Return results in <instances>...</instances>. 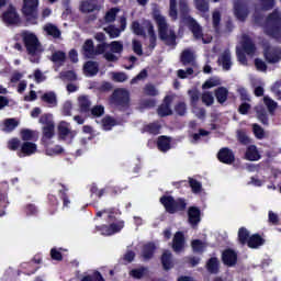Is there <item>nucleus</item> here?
Listing matches in <instances>:
<instances>
[{"label":"nucleus","mask_w":281,"mask_h":281,"mask_svg":"<svg viewBox=\"0 0 281 281\" xmlns=\"http://www.w3.org/2000/svg\"><path fill=\"white\" fill-rule=\"evenodd\" d=\"M23 41L27 53L30 54L31 63H38L41 60V54H43V46H41V42H38V37L34 35V33L24 32Z\"/></svg>","instance_id":"f257e3e1"},{"label":"nucleus","mask_w":281,"mask_h":281,"mask_svg":"<svg viewBox=\"0 0 281 281\" xmlns=\"http://www.w3.org/2000/svg\"><path fill=\"white\" fill-rule=\"evenodd\" d=\"M263 32L272 38H281V13L274 10L267 19L263 25Z\"/></svg>","instance_id":"f03ea898"},{"label":"nucleus","mask_w":281,"mask_h":281,"mask_svg":"<svg viewBox=\"0 0 281 281\" xmlns=\"http://www.w3.org/2000/svg\"><path fill=\"white\" fill-rule=\"evenodd\" d=\"M154 19L158 25V32L161 41H164L167 45H175L177 36L175 35V31L168 27L166 18L159 13H155Z\"/></svg>","instance_id":"7ed1b4c3"},{"label":"nucleus","mask_w":281,"mask_h":281,"mask_svg":"<svg viewBox=\"0 0 281 281\" xmlns=\"http://www.w3.org/2000/svg\"><path fill=\"white\" fill-rule=\"evenodd\" d=\"M111 105L124 111L131 106V92L124 88L114 90L110 99Z\"/></svg>","instance_id":"20e7f679"},{"label":"nucleus","mask_w":281,"mask_h":281,"mask_svg":"<svg viewBox=\"0 0 281 281\" xmlns=\"http://www.w3.org/2000/svg\"><path fill=\"white\" fill-rule=\"evenodd\" d=\"M132 30L134 34H137V36H146V32L149 36V47L151 49H155V46L157 45V35H155V26H153V23L150 21H145L143 23V26L138 24V22L132 23Z\"/></svg>","instance_id":"39448f33"},{"label":"nucleus","mask_w":281,"mask_h":281,"mask_svg":"<svg viewBox=\"0 0 281 281\" xmlns=\"http://www.w3.org/2000/svg\"><path fill=\"white\" fill-rule=\"evenodd\" d=\"M183 21H184V23L188 24V27L191 30V32H192L194 38H196V41H202L205 44L212 43V36H207V35L203 34V27H201V24L199 22H196V20H194L190 15H186L183 18Z\"/></svg>","instance_id":"423d86ee"},{"label":"nucleus","mask_w":281,"mask_h":281,"mask_svg":"<svg viewBox=\"0 0 281 281\" xmlns=\"http://www.w3.org/2000/svg\"><path fill=\"white\" fill-rule=\"evenodd\" d=\"M160 203L164 204V207L166 209L169 214H175V212H181L186 210V200L183 199H177L172 198L171 195L162 196L160 198Z\"/></svg>","instance_id":"0eeeda50"},{"label":"nucleus","mask_w":281,"mask_h":281,"mask_svg":"<svg viewBox=\"0 0 281 281\" xmlns=\"http://www.w3.org/2000/svg\"><path fill=\"white\" fill-rule=\"evenodd\" d=\"M109 47L111 52H106L103 55V58H105L108 63H117V60H120V57H117V55L115 54H122V52H124V44H122V42L114 41L109 44Z\"/></svg>","instance_id":"6e6552de"},{"label":"nucleus","mask_w":281,"mask_h":281,"mask_svg":"<svg viewBox=\"0 0 281 281\" xmlns=\"http://www.w3.org/2000/svg\"><path fill=\"white\" fill-rule=\"evenodd\" d=\"M22 12L29 19L38 16V0H23Z\"/></svg>","instance_id":"1a4fd4ad"},{"label":"nucleus","mask_w":281,"mask_h":281,"mask_svg":"<svg viewBox=\"0 0 281 281\" xmlns=\"http://www.w3.org/2000/svg\"><path fill=\"white\" fill-rule=\"evenodd\" d=\"M58 135L60 137V139H74V137H76L78 135V132L72 131L71 130V125L66 122V121H61L58 124Z\"/></svg>","instance_id":"9d476101"},{"label":"nucleus","mask_w":281,"mask_h":281,"mask_svg":"<svg viewBox=\"0 0 281 281\" xmlns=\"http://www.w3.org/2000/svg\"><path fill=\"white\" fill-rule=\"evenodd\" d=\"M234 14L238 21H245V19H247L249 15V8L247 7V3L244 1L235 2Z\"/></svg>","instance_id":"9b49d317"},{"label":"nucleus","mask_w":281,"mask_h":281,"mask_svg":"<svg viewBox=\"0 0 281 281\" xmlns=\"http://www.w3.org/2000/svg\"><path fill=\"white\" fill-rule=\"evenodd\" d=\"M79 10L82 14H91V12L100 10V3L98 0H82L79 4Z\"/></svg>","instance_id":"f8f14e48"},{"label":"nucleus","mask_w":281,"mask_h":281,"mask_svg":"<svg viewBox=\"0 0 281 281\" xmlns=\"http://www.w3.org/2000/svg\"><path fill=\"white\" fill-rule=\"evenodd\" d=\"M265 57L268 63L276 64L281 60V49L276 47H265Z\"/></svg>","instance_id":"ddd939ff"},{"label":"nucleus","mask_w":281,"mask_h":281,"mask_svg":"<svg viewBox=\"0 0 281 281\" xmlns=\"http://www.w3.org/2000/svg\"><path fill=\"white\" fill-rule=\"evenodd\" d=\"M170 104H172V97L167 95L164 99L162 104L159 105V108L157 110L159 117H166L168 115H172V109L170 108Z\"/></svg>","instance_id":"4468645a"},{"label":"nucleus","mask_w":281,"mask_h":281,"mask_svg":"<svg viewBox=\"0 0 281 281\" xmlns=\"http://www.w3.org/2000/svg\"><path fill=\"white\" fill-rule=\"evenodd\" d=\"M122 229H124V222L111 224L110 226H102L100 232L103 236H113V234H117V232H122Z\"/></svg>","instance_id":"2eb2a0df"},{"label":"nucleus","mask_w":281,"mask_h":281,"mask_svg":"<svg viewBox=\"0 0 281 281\" xmlns=\"http://www.w3.org/2000/svg\"><path fill=\"white\" fill-rule=\"evenodd\" d=\"M2 20L8 25H14L19 22V14L16 13V9L10 7L2 15Z\"/></svg>","instance_id":"dca6fc26"},{"label":"nucleus","mask_w":281,"mask_h":281,"mask_svg":"<svg viewBox=\"0 0 281 281\" xmlns=\"http://www.w3.org/2000/svg\"><path fill=\"white\" fill-rule=\"evenodd\" d=\"M241 46L244 52H246L248 56H254V54H256V45L254 44V42H251V38L249 36L243 35Z\"/></svg>","instance_id":"f3484780"},{"label":"nucleus","mask_w":281,"mask_h":281,"mask_svg":"<svg viewBox=\"0 0 281 281\" xmlns=\"http://www.w3.org/2000/svg\"><path fill=\"white\" fill-rule=\"evenodd\" d=\"M217 157L222 164H234V151H232L229 148H222Z\"/></svg>","instance_id":"a211bd4d"},{"label":"nucleus","mask_w":281,"mask_h":281,"mask_svg":"<svg viewBox=\"0 0 281 281\" xmlns=\"http://www.w3.org/2000/svg\"><path fill=\"white\" fill-rule=\"evenodd\" d=\"M189 223L194 227L196 225H199V223H201V210L191 206L189 209Z\"/></svg>","instance_id":"6ab92c4d"},{"label":"nucleus","mask_w":281,"mask_h":281,"mask_svg":"<svg viewBox=\"0 0 281 281\" xmlns=\"http://www.w3.org/2000/svg\"><path fill=\"white\" fill-rule=\"evenodd\" d=\"M218 61L225 71H229V69H232V53L229 50H224Z\"/></svg>","instance_id":"aec40b11"},{"label":"nucleus","mask_w":281,"mask_h":281,"mask_svg":"<svg viewBox=\"0 0 281 281\" xmlns=\"http://www.w3.org/2000/svg\"><path fill=\"white\" fill-rule=\"evenodd\" d=\"M250 249H258L265 245V239L258 234L251 235L246 243Z\"/></svg>","instance_id":"412c9836"},{"label":"nucleus","mask_w":281,"mask_h":281,"mask_svg":"<svg viewBox=\"0 0 281 281\" xmlns=\"http://www.w3.org/2000/svg\"><path fill=\"white\" fill-rule=\"evenodd\" d=\"M183 245H186V239H183V233L177 232L173 236L172 249L173 251H181L183 249Z\"/></svg>","instance_id":"4be33fe9"},{"label":"nucleus","mask_w":281,"mask_h":281,"mask_svg":"<svg viewBox=\"0 0 281 281\" xmlns=\"http://www.w3.org/2000/svg\"><path fill=\"white\" fill-rule=\"evenodd\" d=\"M36 144L31 142H24L21 146V153L19 154V157H23V155H34V153H36Z\"/></svg>","instance_id":"5701e85b"},{"label":"nucleus","mask_w":281,"mask_h":281,"mask_svg":"<svg viewBox=\"0 0 281 281\" xmlns=\"http://www.w3.org/2000/svg\"><path fill=\"white\" fill-rule=\"evenodd\" d=\"M246 159H248V161H258L260 159V151H258V147H256V145L247 147Z\"/></svg>","instance_id":"b1692460"},{"label":"nucleus","mask_w":281,"mask_h":281,"mask_svg":"<svg viewBox=\"0 0 281 281\" xmlns=\"http://www.w3.org/2000/svg\"><path fill=\"white\" fill-rule=\"evenodd\" d=\"M223 262L228 267H234L236 265L237 255L234 250H226L223 252Z\"/></svg>","instance_id":"393cba45"},{"label":"nucleus","mask_w":281,"mask_h":281,"mask_svg":"<svg viewBox=\"0 0 281 281\" xmlns=\"http://www.w3.org/2000/svg\"><path fill=\"white\" fill-rule=\"evenodd\" d=\"M50 60L55 65L61 67V65H65V61L67 60V54H65V52L61 50H56L52 54Z\"/></svg>","instance_id":"a878e982"},{"label":"nucleus","mask_w":281,"mask_h":281,"mask_svg":"<svg viewBox=\"0 0 281 281\" xmlns=\"http://www.w3.org/2000/svg\"><path fill=\"white\" fill-rule=\"evenodd\" d=\"M94 49L93 41L87 40L82 46L83 56H86V58H95Z\"/></svg>","instance_id":"bb28decb"},{"label":"nucleus","mask_w":281,"mask_h":281,"mask_svg":"<svg viewBox=\"0 0 281 281\" xmlns=\"http://www.w3.org/2000/svg\"><path fill=\"white\" fill-rule=\"evenodd\" d=\"M228 95L229 91L225 87H220L215 90V98L220 104H225Z\"/></svg>","instance_id":"cd10ccee"},{"label":"nucleus","mask_w":281,"mask_h":281,"mask_svg":"<svg viewBox=\"0 0 281 281\" xmlns=\"http://www.w3.org/2000/svg\"><path fill=\"white\" fill-rule=\"evenodd\" d=\"M195 58L194 52L191 49H184L181 54V63L183 65H194Z\"/></svg>","instance_id":"c85d7f7f"},{"label":"nucleus","mask_w":281,"mask_h":281,"mask_svg":"<svg viewBox=\"0 0 281 281\" xmlns=\"http://www.w3.org/2000/svg\"><path fill=\"white\" fill-rule=\"evenodd\" d=\"M55 128H56L55 125H52L49 127H43L42 142H43V144H45V146H47V144H49V140L54 137Z\"/></svg>","instance_id":"c756f323"},{"label":"nucleus","mask_w":281,"mask_h":281,"mask_svg":"<svg viewBox=\"0 0 281 281\" xmlns=\"http://www.w3.org/2000/svg\"><path fill=\"white\" fill-rule=\"evenodd\" d=\"M78 104L81 113H87L91 110V101L89 100V97L81 95L78 98Z\"/></svg>","instance_id":"7c9ffc66"},{"label":"nucleus","mask_w":281,"mask_h":281,"mask_svg":"<svg viewBox=\"0 0 281 281\" xmlns=\"http://www.w3.org/2000/svg\"><path fill=\"white\" fill-rule=\"evenodd\" d=\"M83 71L86 76H95L99 71L98 63L95 61H88L83 66Z\"/></svg>","instance_id":"2f4dec72"},{"label":"nucleus","mask_w":281,"mask_h":281,"mask_svg":"<svg viewBox=\"0 0 281 281\" xmlns=\"http://www.w3.org/2000/svg\"><path fill=\"white\" fill-rule=\"evenodd\" d=\"M157 146L161 153H168V150H170V139L168 136H160L158 138Z\"/></svg>","instance_id":"473e14b6"},{"label":"nucleus","mask_w":281,"mask_h":281,"mask_svg":"<svg viewBox=\"0 0 281 281\" xmlns=\"http://www.w3.org/2000/svg\"><path fill=\"white\" fill-rule=\"evenodd\" d=\"M44 31L46 32V34H48V36H53V38H60V30H58V26L54 24H46L44 26Z\"/></svg>","instance_id":"72a5a7b5"},{"label":"nucleus","mask_w":281,"mask_h":281,"mask_svg":"<svg viewBox=\"0 0 281 281\" xmlns=\"http://www.w3.org/2000/svg\"><path fill=\"white\" fill-rule=\"evenodd\" d=\"M236 135L239 144H243L244 146H247V144H251V138L249 137V135H247V132H245V130H237Z\"/></svg>","instance_id":"f704fd0d"},{"label":"nucleus","mask_w":281,"mask_h":281,"mask_svg":"<svg viewBox=\"0 0 281 281\" xmlns=\"http://www.w3.org/2000/svg\"><path fill=\"white\" fill-rule=\"evenodd\" d=\"M144 133H150V135H159V131H161V125L159 123H150L145 125L143 128Z\"/></svg>","instance_id":"c9c22d12"},{"label":"nucleus","mask_w":281,"mask_h":281,"mask_svg":"<svg viewBox=\"0 0 281 281\" xmlns=\"http://www.w3.org/2000/svg\"><path fill=\"white\" fill-rule=\"evenodd\" d=\"M153 254H155V244L145 245L142 252L144 260H150V258H153Z\"/></svg>","instance_id":"e433bc0d"},{"label":"nucleus","mask_w":281,"mask_h":281,"mask_svg":"<svg viewBox=\"0 0 281 281\" xmlns=\"http://www.w3.org/2000/svg\"><path fill=\"white\" fill-rule=\"evenodd\" d=\"M162 267L168 271V269H172V254L170 251H165L161 258Z\"/></svg>","instance_id":"4c0bfd02"},{"label":"nucleus","mask_w":281,"mask_h":281,"mask_svg":"<svg viewBox=\"0 0 281 281\" xmlns=\"http://www.w3.org/2000/svg\"><path fill=\"white\" fill-rule=\"evenodd\" d=\"M200 98L205 106H212V104H214V94L210 91L203 92Z\"/></svg>","instance_id":"58836bf2"},{"label":"nucleus","mask_w":281,"mask_h":281,"mask_svg":"<svg viewBox=\"0 0 281 281\" xmlns=\"http://www.w3.org/2000/svg\"><path fill=\"white\" fill-rule=\"evenodd\" d=\"M3 124H4L3 131H5V133H11V131H14V128L19 126V121H16L15 119H7L4 120Z\"/></svg>","instance_id":"ea45409f"},{"label":"nucleus","mask_w":281,"mask_h":281,"mask_svg":"<svg viewBox=\"0 0 281 281\" xmlns=\"http://www.w3.org/2000/svg\"><path fill=\"white\" fill-rule=\"evenodd\" d=\"M42 100L47 104H49L50 106H56V104H58V101L56 100V93L54 92L45 93L42 97Z\"/></svg>","instance_id":"a19ab883"},{"label":"nucleus","mask_w":281,"mask_h":281,"mask_svg":"<svg viewBox=\"0 0 281 281\" xmlns=\"http://www.w3.org/2000/svg\"><path fill=\"white\" fill-rule=\"evenodd\" d=\"M238 240H239L240 245H247V243L249 240V231H247V228H245V227L239 228Z\"/></svg>","instance_id":"79ce46f5"},{"label":"nucleus","mask_w":281,"mask_h":281,"mask_svg":"<svg viewBox=\"0 0 281 281\" xmlns=\"http://www.w3.org/2000/svg\"><path fill=\"white\" fill-rule=\"evenodd\" d=\"M188 94L190 97V105L196 106L199 105V100H201V94L196 90H189Z\"/></svg>","instance_id":"37998d69"},{"label":"nucleus","mask_w":281,"mask_h":281,"mask_svg":"<svg viewBox=\"0 0 281 281\" xmlns=\"http://www.w3.org/2000/svg\"><path fill=\"white\" fill-rule=\"evenodd\" d=\"M195 8L199 12H210V4L207 3V0H195Z\"/></svg>","instance_id":"c03bdc74"},{"label":"nucleus","mask_w":281,"mask_h":281,"mask_svg":"<svg viewBox=\"0 0 281 281\" xmlns=\"http://www.w3.org/2000/svg\"><path fill=\"white\" fill-rule=\"evenodd\" d=\"M206 267L210 273H218V259L211 258L206 263Z\"/></svg>","instance_id":"a18cd8bd"},{"label":"nucleus","mask_w":281,"mask_h":281,"mask_svg":"<svg viewBox=\"0 0 281 281\" xmlns=\"http://www.w3.org/2000/svg\"><path fill=\"white\" fill-rule=\"evenodd\" d=\"M40 124H43L44 127L55 126L54 119L50 114H44L40 117Z\"/></svg>","instance_id":"49530a36"},{"label":"nucleus","mask_w":281,"mask_h":281,"mask_svg":"<svg viewBox=\"0 0 281 281\" xmlns=\"http://www.w3.org/2000/svg\"><path fill=\"white\" fill-rule=\"evenodd\" d=\"M263 102H265L269 113H273L276 111V109H278V102L273 101L269 97H265Z\"/></svg>","instance_id":"de8ad7c7"},{"label":"nucleus","mask_w":281,"mask_h":281,"mask_svg":"<svg viewBox=\"0 0 281 281\" xmlns=\"http://www.w3.org/2000/svg\"><path fill=\"white\" fill-rule=\"evenodd\" d=\"M175 112L177 113V115L180 116L186 115V113H188V105L186 104V102H178L175 105Z\"/></svg>","instance_id":"09e8293b"},{"label":"nucleus","mask_w":281,"mask_h":281,"mask_svg":"<svg viewBox=\"0 0 281 281\" xmlns=\"http://www.w3.org/2000/svg\"><path fill=\"white\" fill-rule=\"evenodd\" d=\"M102 126H103V131H111V128L115 126V120L113 117L105 116L102 120Z\"/></svg>","instance_id":"8fccbe9b"},{"label":"nucleus","mask_w":281,"mask_h":281,"mask_svg":"<svg viewBox=\"0 0 281 281\" xmlns=\"http://www.w3.org/2000/svg\"><path fill=\"white\" fill-rule=\"evenodd\" d=\"M220 85H221V79L211 78L202 85V89H212L213 87H218Z\"/></svg>","instance_id":"3c124183"},{"label":"nucleus","mask_w":281,"mask_h":281,"mask_svg":"<svg viewBox=\"0 0 281 281\" xmlns=\"http://www.w3.org/2000/svg\"><path fill=\"white\" fill-rule=\"evenodd\" d=\"M257 117L262 124H269V119L267 117V111L262 108H256Z\"/></svg>","instance_id":"603ef678"},{"label":"nucleus","mask_w":281,"mask_h":281,"mask_svg":"<svg viewBox=\"0 0 281 281\" xmlns=\"http://www.w3.org/2000/svg\"><path fill=\"white\" fill-rule=\"evenodd\" d=\"M106 49H109V44L108 43H103V44H98L94 48V57L95 56H100L103 54V56L106 54Z\"/></svg>","instance_id":"864d4df0"},{"label":"nucleus","mask_w":281,"mask_h":281,"mask_svg":"<svg viewBox=\"0 0 281 281\" xmlns=\"http://www.w3.org/2000/svg\"><path fill=\"white\" fill-rule=\"evenodd\" d=\"M192 113L195 114V117H199V120H205V109L200 108L199 105H192Z\"/></svg>","instance_id":"5fc2aeb1"},{"label":"nucleus","mask_w":281,"mask_h":281,"mask_svg":"<svg viewBox=\"0 0 281 281\" xmlns=\"http://www.w3.org/2000/svg\"><path fill=\"white\" fill-rule=\"evenodd\" d=\"M189 184L194 194H199V192H201V190H202L201 182L196 181L195 179L190 178Z\"/></svg>","instance_id":"6e6d98bb"},{"label":"nucleus","mask_w":281,"mask_h":281,"mask_svg":"<svg viewBox=\"0 0 281 281\" xmlns=\"http://www.w3.org/2000/svg\"><path fill=\"white\" fill-rule=\"evenodd\" d=\"M104 32L109 34L110 38H117V36H120L122 31H120V29L115 26H108L104 29Z\"/></svg>","instance_id":"4d7b16f0"},{"label":"nucleus","mask_w":281,"mask_h":281,"mask_svg":"<svg viewBox=\"0 0 281 281\" xmlns=\"http://www.w3.org/2000/svg\"><path fill=\"white\" fill-rule=\"evenodd\" d=\"M120 12V9L114 8L111 9L106 14H105V21L108 23H113L115 21V16H117V13Z\"/></svg>","instance_id":"13d9d810"},{"label":"nucleus","mask_w":281,"mask_h":281,"mask_svg":"<svg viewBox=\"0 0 281 281\" xmlns=\"http://www.w3.org/2000/svg\"><path fill=\"white\" fill-rule=\"evenodd\" d=\"M169 16L176 21L177 19V0H170L169 2Z\"/></svg>","instance_id":"bf43d9fd"},{"label":"nucleus","mask_w":281,"mask_h":281,"mask_svg":"<svg viewBox=\"0 0 281 281\" xmlns=\"http://www.w3.org/2000/svg\"><path fill=\"white\" fill-rule=\"evenodd\" d=\"M252 131L257 139H265V130L260 127L258 124L252 125Z\"/></svg>","instance_id":"052dcab7"},{"label":"nucleus","mask_w":281,"mask_h":281,"mask_svg":"<svg viewBox=\"0 0 281 281\" xmlns=\"http://www.w3.org/2000/svg\"><path fill=\"white\" fill-rule=\"evenodd\" d=\"M280 87H281V79L276 81L272 87H271V91L272 93H274L276 98H278V100H281V91H280Z\"/></svg>","instance_id":"680f3d73"},{"label":"nucleus","mask_w":281,"mask_h":281,"mask_svg":"<svg viewBox=\"0 0 281 281\" xmlns=\"http://www.w3.org/2000/svg\"><path fill=\"white\" fill-rule=\"evenodd\" d=\"M112 78L115 82H126L128 80V76L124 72H113Z\"/></svg>","instance_id":"e2e57ef3"},{"label":"nucleus","mask_w":281,"mask_h":281,"mask_svg":"<svg viewBox=\"0 0 281 281\" xmlns=\"http://www.w3.org/2000/svg\"><path fill=\"white\" fill-rule=\"evenodd\" d=\"M192 74H194V69L193 68H187L186 70L179 69L178 70V78L186 79L189 76H192Z\"/></svg>","instance_id":"0e129e2a"},{"label":"nucleus","mask_w":281,"mask_h":281,"mask_svg":"<svg viewBox=\"0 0 281 281\" xmlns=\"http://www.w3.org/2000/svg\"><path fill=\"white\" fill-rule=\"evenodd\" d=\"M132 45H133V52H135L137 56H143L144 50L142 49V42L134 40L132 42Z\"/></svg>","instance_id":"69168bd1"},{"label":"nucleus","mask_w":281,"mask_h":281,"mask_svg":"<svg viewBox=\"0 0 281 281\" xmlns=\"http://www.w3.org/2000/svg\"><path fill=\"white\" fill-rule=\"evenodd\" d=\"M145 93L146 95H151V97L159 95V91L153 85H147L145 87Z\"/></svg>","instance_id":"338daca9"},{"label":"nucleus","mask_w":281,"mask_h":281,"mask_svg":"<svg viewBox=\"0 0 281 281\" xmlns=\"http://www.w3.org/2000/svg\"><path fill=\"white\" fill-rule=\"evenodd\" d=\"M82 281H104L100 272H94L93 276H88L82 279Z\"/></svg>","instance_id":"774afa93"}]
</instances>
